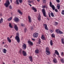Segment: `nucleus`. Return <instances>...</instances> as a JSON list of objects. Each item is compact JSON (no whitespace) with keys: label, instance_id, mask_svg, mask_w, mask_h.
<instances>
[{"label":"nucleus","instance_id":"a18cd8bd","mask_svg":"<svg viewBox=\"0 0 64 64\" xmlns=\"http://www.w3.org/2000/svg\"><path fill=\"white\" fill-rule=\"evenodd\" d=\"M19 2L20 3H22V0H19Z\"/></svg>","mask_w":64,"mask_h":64},{"label":"nucleus","instance_id":"2f4dec72","mask_svg":"<svg viewBox=\"0 0 64 64\" xmlns=\"http://www.w3.org/2000/svg\"><path fill=\"white\" fill-rule=\"evenodd\" d=\"M50 44L51 45V46H52V45H53V42L52 40H50Z\"/></svg>","mask_w":64,"mask_h":64},{"label":"nucleus","instance_id":"49530a36","mask_svg":"<svg viewBox=\"0 0 64 64\" xmlns=\"http://www.w3.org/2000/svg\"><path fill=\"white\" fill-rule=\"evenodd\" d=\"M61 55L62 56H63H63H64V53H63V52H62Z\"/></svg>","mask_w":64,"mask_h":64},{"label":"nucleus","instance_id":"58836bf2","mask_svg":"<svg viewBox=\"0 0 64 64\" xmlns=\"http://www.w3.org/2000/svg\"><path fill=\"white\" fill-rule=\"evenodd\" d=\"M62 15H64V10H62Z\"/></svg>","mask_w":64,"mask_h":64},{"label":"nucleus","instance_id":"8fccbe9b","mask_svg":"<svg viewBox=\"0 0 64 64\" xmlns=\"http://www.w3.org/2000/svg\"><path fill=\"white\" fill-rule=\"evenodd\" d=\"M28 2L29 3H31V1L30 0H28Z\"/></svg>","mask_w":64,"mask_h":64},{"label":"nucleus","instance_id":"774afa93","mask_svg":"<svg viewBox=\"0 0 64 64\" xmlns=\"http://www.w3.org/2000/svg\"><path fill=\"white\" fill-rule=\"evenodd\" d=\"M3 64H5V63H4V62H3Z\"/></svg>","mask_w":64,"mask_h":64},{"label":"nucleus","instance_id":"c03bdc74","mask_svg":"<svg viewBox=\"0 0 64 64\" xmlns=\"http://www.w3.org/2000/svg\"><path fill=\"white\" fill-rule=\"evenodd\" d=\"M50 32L51 33H53V31L51 30H50Z\"/></svg>","mask_w":64,"mask_h":64},{"label":"nucleus","instance_id":"c9c22d12","mask_svg":"<svg viewBox=\"0 0 64 64\" xmlns=\"http://www.w3.org/2000/svg\"><path fill=\"white\" fill-rule=\"evenodd\" d=\"M52 37L54 38L55 37V34H52Z\"/></svg>","mask_w":64,"mask_h":64},{"label":"nucleus","instance_id":"9b49d317","mask_svg":"<svg viewBox=\"0 0 64 64\" xmlns=\"http://www.w3.org/2000/svg\"><path fill=\"white\" fill-rule=\"evenodd\" d=\"M28 21L30 23H31V18L30 16H28Z\"/></svg>","mask_w":64,"mask_h":64},{"label":"nucleus","instance_id":"cd10ccee","mask_svg":"<svg viewBox=\"0 0 64 64\" xmlns=\"http://www.w3.org/2000/svg\"><path fill=\"white\" fill-rule=\"evenodd\" d=\"M16 4H17V5H19V3L18 2V0H16Z\"/></svg>","mask_w":64,"mask_h":64},{"label":"nucleus","instance_id":"e2e57ef3","mask_svg":"<svg viewBox=\"0 0 64 64\" xmlns=\"http://www.w3.org/2000/svg\"><path fill=\"white\" fill-rule=\"evenodd\" d=\"M4 42H2V44H4Z\"/></svg>","mask_w":64,"mask_h":64},{"label":"nucleus","instance_id":"72a5a7b5","mask_svg":"<svg viewBox=\"0 0 64 64\" xmlns=\"http://www.w3.org/2000/svg\"><path fill=\"white\" fill-rule=\"evenodd\" d=\"M50 15L52 17H54V15L53 12H51L50 13Z\"/></svg>","mask_w":64,"mask_h":64},{"label":"nucleus","instance_id":"1a4fd4ad","mask_svg":"<svg viewBox=\"0 0 64 64\" xmlns=\"http://www.w3.org/2000/svg\"><path fill=\"white\" fill-rule=\"evenodd\" d=\"M22 54L24 56H27V54H26V52L25 51L23 50L22 51Z\"/></svg>","mask_w":64,"mask_h":64},{"label":"nucleus","instance_id":"09e8293b","mask_svg":"<svg viewBox=\"0 0 64 64\" xmlns=\"http://www.w3.org/2000/svg\"><path fill=\"white\" fill-rule=\"evenodd\" d=\"M9 8L10 9H12V7H11V6H9Z\"/></svg>","mask_w":64,"mask_h":64},{"label":"nucleus","instance_id":"a19ab883","mask_svg":"<svg viewBox=\"0 0 64 64\" xmlns=\"http://www.w3.org/2000/svg\"><path fill=\"white\" fill-rule=\"evenodd\" d=\"M46 7V6H42V8H45Z\"/></svg>","mask_w":64,"mask_h":64},{"label":"nucleus","instance_id":"f03ea898","mask_svg":"<svg viewBox=\"0 0 64 64\" xmlns=\"http://www.w3.org/2000/svg\"><path fill=\"white\" fill-rule=\"evenodd\" d=\"M10 2L9 0H8L6 1V3L4 4V5L6 7H8L9 5H10Z\"/></svg>","mask_w":64,"mask_h":64},{"label":"nucleus","instance_id":"5fc2aeb1","mask_svg":"<svg viewBox=\"0 0 64 64\" xmlns=\"http://www.w3.org/2000/svg\"><path fill=\"white\" fill-rule=\"evenodd\" d=\"M55 11H56V12H58V10H57V9H55Z\"/></svg>","mask_w":64,"mask_h":64},{"label":"nucleus","instance_id":"4c0bfd02","mask_svg":"<svg viewBox=\"0 0 64 64\" xmlns=\"http://www.w3.org/2000/svg\"><path fill=\"white\" fill-rule=\"evenodd\" d=\"M41 39L40 38H39V41H38V43L39 44H40V43H41Z\"/></svg>","mask_w":64,"mask_h":64},{"label":"nucleus","instance_id":"680f3d73","mask_svg":"<svg viewBox=\"0 0 64 64\" xmlns=\"http://www.w3.org/2000/svg\"><path fill=\"white\" fill-rule=\"evenodd\" d=\"M10 3H12V0H10Z\"/></svg>","mask_w":64,"mask_h":64},{"label":"nucleus","instance_id":"393cba45","mask_svg":"<svg viewBox=\"0 0 64 64\" xmlns=\"http://www.w3.org/2000/svg\"><path fill=\"white\" fill-rule=\"evenodd\" d=\"M55 53H56V54H57L58 55H59V53L58 52V51H57V50H55Z\"/></svg>","mask_w":64,"mask_h":64},{"label":"nucleus","instance_id":"a878e982","mask_svg":"<svg viewBox=\"0 0 64 64\" xmlns=\"http://www.w3.org/2000/svg\"><path fill=\"white\" fill-rule=\"evenodd\" d=\"M12 18L10 17V18L8 19V21H11V20H12Z\"/></svg>","mask_w":64,"mask_h":64},{"label":"nucleus","instance_id":"473e14b6","mask_svg":"<svg viewBox=\"0 0 64 64\" xmlns=\"http://www.w3.org/2000/svg\"><path fill=\"white\" fill-rule=\"evenodd\" d=\"M62 40V43L63 44H64V39L63 38H62L61 39Z\"/></svg>","mask_w":64,"mask_h":64},{"label":"nucleus","instance_id":"69168bd1","mask_svg":"<svg viewBox=\"0 0 64 64\" xmlns=\"http://www.w3.org/2000/svg\"><path fill=\"white\" fill-rule=\"evenodd\" d=\"M37 0L38 2H39V1H40V0Z\"/></svg>","mask_w":64,"mask_h":64},{"label":"nucleus","instance_id":"3c124183","mask_svg":"<svg viewBox=\"0 0 64 64\" xmlns=\"http://www.w3.org/2000/svg\"><path fill=\"white\" fill-rule=\"evenodd\" d=\"M56 1L58 3H59L60 2V0H56Z\"/></svg>","mask_w":64,"mask_h":64},{"label":"nucleus","instance_id":"bb28decb","mask_svg":"<svg viewBox=\"0 0 64 64\" xmlns=\"http://www.w3.org/2000/svg\"><path fill=\"white\" fill-rule=\"evenodd\" d=\"M60 61L62 63H64V59L63 58H62L60 59Z\"/></svg>","mask_w":64,"mask_h":64},{"label":"nucleus","instance_id":"6e6d98bb","mask_svg":"<svg viewBox=\"0 0 64 64\" xmlns=\"http://www.w3.org/2000/svg\"><path fill=\"white\" fill-rule=\"evenodd\" d=\"M12 62L14 63H15V61L14 60H13Z\"/></svg>","mask_w":64,"mask_h":64},{"label":"nucleus","instance_id":"412c9836","mask_svg":"<svg viewBox=\"0 0 64 64\" xmlns=\"http://www.w3.org/2000/svg\"><path fill=\"white\" fill-rule=\"evenodd\" d=\"M57 7L58 8V9L59 10L60 9V6L59 4H58L57 5Z\"/></svg>","mask_w":64,"mask_h":64},{"label":"nucleus","instance_id":"b1692460","mask_svg":"<svg viewBox=\"0 0 64 64\" xmlns=\"http://www.w3.org/2000/svg\"><path fill=\"white\" fill-rule=\"evenodd\" d=\"M59 29H57L56 30V32L57 33H58V34H59Z\"/></svg>","mask_w":64,"mask_h":64},{"label":"nucleus","instance_id":"338daca9","mask_svg":"<svg viewBox=\"0 0 64 64\" xmlns=\"http://www.w3.org/2000/svg\"><path fill=\"white\" fill-rule=\"evenodd\" d=\"M12 37V36H11L10 37V38H11Z\"/></svg>","mask_w":64,"mask_h":64},{"label":"nucleus","instance_id":"a211bd4d","mask_svg":"<svg viewBox=\"0 0 64 64\" xmlns=\"http://www.w3.org/2000/svg\"><path fill=\"white\" fill-rule=\"evenodd\" d=\"M46 52L47 53H46V54L47 55H50V52L49 51H46Z\"/></svg>","mask_w":64,"mask_h":64},{"label":"nucleus","instance_id":"13d9d810","mask_svg":"<svg viewBox=\"0 0 64 64\" xmlns=\"http://www.w3.org/2000/svg\"><path fill=\"white\" fill-rule=\"evenodd\" d=\"M28 5H30V7H31L32 6V5H31V4H28Z\"/></svg>","mask_w":64,"mask_h":64},{"label":"nucleus","instance_id":"37998d69","mask_svg":"<svg viewBox=\"0 0 64 64\" xmlns=\"http://www.w3.org/2000/svg\"><path fill=\"white\" fill-rule=\"evenodd\" d=\"M43 1L42 2L44 3H46V0H43Z\"/></svg>","mask_w":64,"mask_h":64},{"label":"nucleus","instance_id":"2eb2a0df","mask_svg":"<svg viewBox=\"0 0 64 64\" xmlns=\"http://www.w3.org/2000/svg\"><path fill=\"white\" fill-rule=\"evenodd\" d=\"M14 28L15 30H16V31H18V27L17 26V25H14Z\"/></svg>","mask_w":64,"mask_h":64},{"label":"nucleus","instance_id":"4468645a","mask_svg":"<svg viewBox=\"0 0 64 64\" xmlns=\"http://www.w3.org/2000/svg\"><path fill=\"white\" fill-rule=\"evenodd\" d=\"M32 10H34V12H37V9L35 8H34V7H32Z\"/></svg>","mask_w":64,"mask_h":64},{"label":"nucleus","instance_id":"20e7f679","mask_svg":"<svg viewBox=\"0 0 64 64\" xmlns=\"http://www.w3.org/2000/svg\"><path fill=\"white\" fill-rule=\"evenodd\" d=\"M50 7L52 8L53 10H55V6H54V5L52 4V3L51 2H50Z\"/></svg>","mask_w":64,"mask_h":64},{"label":"nucleus","instance_id":"f8f14e48","mask_svg":"<svg viewBox=\"0 0 64 64\" xmlns=\"http://www.w3.org/2000/svg\"><path fill=\"white\" fill-rule=\"evenodd\" d=\"M28 42L29 45H33V42H31V41L28 40Z\"/></svg>","mask_w":64,"mask_h":64},{"label":"nucleus","instance_id":"e433bc0d","mask_svg":"<svg viewBox=\"0 0 64 64\" xmlns=\"http://www.w3.org/2000/svg\"><path fill=\"white\" fill-rule=\"evenodd\" d=\"M46 51H49V48H48V47H47L46 48Z\"/></svg>","mask_w":64,"mask_h":64},{"label":"nucleus","instance_id":"c85d7f7f","mask_svg":"<svg viewBox=\"0 0 64 64\" xmlns=\"http://www.w3.org/2000/svg\"><path fill=\"white\" fill-rule=\"evenodd\" d=\"M19 53L20 54H21L22 53V49H21L20 50Z\"/></svg>","mask_w":64,"mask_h":64},{"label":"nucleus","instance_id":"bf43d9fd","mask_svg":"<svg viewBox=\"0 0 64 64\" xmlns=\"http://www.w3.org/2000/svg\"><path fill=\"white\" fill-rule=\"evenodd\" d=\"M46 8L47 9V8H48V6H46Z\"/></svg>","mask_w":64,"mask_h":64},{"label":"nucleus","instance_id":"4d7b16f0","mask_svg":"<svg viewBox=\"0 0 64 64\" xmlns=\"http://www.w3.org/2000/svg\"><path fill=\"white\" fill-rule=\"evenodd\" d=\"M32 40H33V41H35V39L32 38Z\"/></svg>","mask_w":64,"mask_h":64},{"label":"nucleus","instance_id":"dca6fc26","mask_svg":"<svg viewBox=\"0 0 64 64\" xmlns=\"http://www.w3.org/2000/svg\"><path fill=\"white\" fill-rule=\"evenodd\" d=\"M41 16L40 14H39L38 16V20L39 21H40L41 20Z\"/></svg>","mask_w":64,"mask_h":64},{"label":"nucleus","instance_id":"f257e3e1","mask_svg":"<svg viewBox=\"0 0 64 64\" xmlns=\"http://www.w3.org/2000/svg\"><path fill=\"white\" fill-rule=\"evenodd\" d=\"M16 36L15 38V39L16 40L17 42L18 43H20V38L19 37V34L18 33H17L16 34Z\"/></svg>","mask_w":64,"mask_h":64},{"label":"nucleus","instance_id":"4be33fe9","mask_svg":"<svg viewBox=\"0 0 64 64\" xmlns=\"http://www.w3.org/2000/svg\"><path fill=\"white\" fill-rule=\"evenodd\" d=\"M2 51L5 54L6 53V52H7V50H6V49H4Z\"/></svg>","mask_w":64,"mask_h":64},{"label":"nucleus","instance_id":"ea45409f","mask_svg":"<svg viewBox=\"0 0 64 64\" xmlns=\"http://www.w3.org/2000/svg\"><path fill=\"white\" fill-rule=\"evenodd\" d=\"M55 25L57 26L58 24V23L57 22H55Z\"/></svg>","mask_w":64,"mask_h":64},{"label":"nucleus","instance_id":"aec40b11","mask_svg":"<svg viewBox=\"0 0 64 64\" xmlns=\"http://www.w3.org/2000/svg\"><path fill=\"white\" fill-rule=\"evenodd\" d=\"M18 12L20 14V15H22L23 14H22V12H21V11L20 10H18Z\"/></svg>","mask_w":64,"mask_h":64},{"label":"nucleus","instance_id":"f3484780","mask_svg":"<svg viewBox=\"0 0 64 64\" xmlns=\"http://www.w3.org/2000/svg\"><path fill=\"white\" fill-rule=\"evenodd\" d=\"M7 39L8 42H9V43H11V40L9 37H8Z\"/></svg>","mask_w":64,"mask_h":64},{"label":"nucleus","instance_id":"0e129e2a","mask_svg":"<svg viewBox=\"0 0 64 64\" xmlns=\"http://www.w3.org/2000/svg\"><path fill=\"white\" fill-rule=\"evenodd\" d=\"M49 17H51V16H50V14H49Z\"/></svg>","mask_w":64,"mask_h":64},{"label":"nucleus","instance_id":"423d86ee","mask_svg":"<svg viewBox=\"0 0 64 64\" xmlns=\"http://www.w3.org/2000/svg\"><path fill=\"white\" fill-rule=\"evenodd\" d=\"M26 47L27 46H26V44H24L22 46V48L24 50H25V49H26Z\"/></svg>","mask_w":64,"mask_h":64},{"label":"nucleus","instance_id":"0eeeda50","mask_svg":"<svg viewBox=\"0 0 64 64\" xmlns=\"http://www.w3.org/2000/svg\"><path fill=\"white\" fill-rule=\"evenodd\" d=\"M14 20L15 22L17 23L19 22V19L17 18H15L14 19Z\"/></svg>","mask_w":64,"mask_h":64},{"label":"nucleus","instance_id":"ddd939ff","mask_svg":"<svg viewBox=\"0 0 64 64\" xmlns=\"http://www.w3.org/2000/svg\"><path fill=\"white\" fill-rule=\"evenodd\" d=\"M41 38L42 40H46V38L45 37V36L44 35H42Z\"/></svg>","mask_w":64,"mask_h":64},{"label":"nucleus","instance_id":"9d476101","mask_svg":"<svg viewBox=\"0 0 64 64\" xmlns=\"http://www.w3.org/2000/svg\"><path fill=\"white\" fill-rule=\"evenodd\" d=\"M29 59H30V61L32 62H33V58H32V56H30L28 57Z\"/></svg>","mask_w":64,"mask_h":64},{"label":"nucleus","instance_id":"39448f33","mask_svg":"<svg viewBox=\"0 0 64 64\" xmlns=\"http://www.w3.org/2000/svg\"><path fill=\"white\" fill-rule=\"evenodd\" d=\"M38 34L37 33H34L33 35V36L34 38H37V37H38Z\"/></svg>","mask_w":64,"mask_h":64},{"label":"nucleus","instance_id":"7ed1b4c3","mask_svg":"<svg viewBox=\"0 0 64 64\" xmlns=\"http://www.w3.org/2000/svg\"><path fill=\"white\" fill-rule=\"evenodd\" d=\"M42 12L43 14V15L44 17H46V11L45 9H42Z\"/></svg>","mask_w":64,"mask_h":64},{"label":"nucleus","instance_id":"6ab92c4d","mask_svg":"<svg viewBox=\"0 0 64 64\" xmlns=\"http://www.w3.org/2000/svg\"><path fill=\"white\" fill-rule=\"evenodd\" d=\"M53 61L54 63H57V60H56V59L55 58H54V59Z\"/></svg>","mask_w":64,"mask_h":64},{"label":"nucleus","instance_id":"c756f323","mask_svg":"<svg viewBox=\"0 0 64 64\" xmlns=\"http://www.w3.org/2000/svg\"><path fill=\"white\" fill-rule=\"evenodd\" d=\"M9 24V26H10V27L11 28H13V27H12V26L11 25V24L10 23Z\"/></svg>","mask_w":64,"mask_h":64},{"label":"nucleus","instance_id":"052dcab7","mask_svg":"<svg viewBox=\"0 0 64 64\" xmlns=\"http://www.w3.org/2000/svg\"><path fill=\"white\" fill-rule=\"evenodd\" d=\"M5 47H6V48L8 47V46L7 45H6L5 46Z\"/></svg>","mask_w":64,"mask_h":64},{"label":"nucleus","instance_id":"de8ad7c7","mask_svg":"<svg viewBox=\"0 0 64 64\" xmlns=\"http://www.w3.org/2000/svg\"><path fill=\"white\" fill-rule=\"evenodd\" d=\"M31 30H33V27L32 26L31 27Z\"/></svg>","mask_w":64,"mask_h":64},{"label":"nucleus","instance_id":"6e6552de","mask_svg":"<svg viewBox=\"0 0 64 64\" xmlns=\"http://www.w3.org/2000/svg\"><path fill=\"white\" fill-rule=\"evenodd\" d=\"M44 26V27L45 28L46 30H48V27H47V25L46 24H43Z\"/></svg>","mask_w":64,"mask_h":64},{"label":"nucleus","instance_id":"79ce46f5","mask_svg":"<svg viewBox=\"0 0 64 64\" xmlns=\"http://www.w3.org/2000/svg\"><path fill=\"white\" fill-rule=\"evenodd\" d=\"M21 26H25V25L24 24H21Z\"/></svg>","mask_w":64,"mask_h":64},{"label":"nucleus","instance_id":"7c9ffc66","mask_svg":"<svg viewBox=\"0 0 64 64\" xmlns=\"http://www.w3.org/2000/svg\"><path fill=\"white\" fill-rule=\"evenodd\" d=\"M3 23V18H1L0 20V24Z\"/></svg>","mask_w":64,"mask_h":64},{"label":"nucleus","instance_id":"864d4df0","mask_svg":"<svg viewBox=\"0 0 64 64\" xmlns=\"http://www.w3.org/2000/svg\"><path fill=\"white\" fill-rule=\"evenodd\" d=\"M33 4H34V1L33 0H32L31 1V2Z\"/></svg>","mask_w":64,"mask_h":64},{"label":"nucleus","instance_id":"f704fd0d","mask_svg":"<svg viewBox=\"0 0 64 64\" xmlns=\"http://www.w3.org/2000/svg\"><path fill=\"white\" fill-rule=\"evenodd\" d=\"M58 33H60V34H63L64 33L61 31L59 30V31Z\"/></svg>","mask_w":64,"mask_h":64},{"label":"nucleus","instance_id":"5701e85b","mask_svg":"<svg viewBox=\"0 0 64 64\" xmlns=\"http://www.w3.org/2000/svg\"><path fill=\"white\" fill-rule=\"evenodd\" d=\"M35 53L36 54H38V53H39V50H36L35 51Z\"/></svg>","mask_w":64,"mask_h":64},{"label":"nucleus","instance_id":"603ef678","mask_svg":"<svg viewBox=\"0 0 64 64\" xmlns=\"http://www.w3.org/2000/svg\"><path fill=\"white\" fill-rule=\"evenodd\" d=\"M26 30H27V29H26V28H25L24 29V31L25 32H26Z\"/></svg>","mask_w":64,"mask_h":64}]
</instances>
